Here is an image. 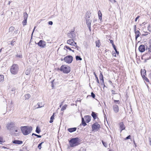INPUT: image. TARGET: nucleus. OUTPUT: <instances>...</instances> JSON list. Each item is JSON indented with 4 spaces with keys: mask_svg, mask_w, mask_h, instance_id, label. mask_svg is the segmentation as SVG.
<instances>
[{
    "mask_svg": "<svg viewBox=\"0 0 151 151\" xmlns=\"http://www.w3.org/2000/svg\"><path fill=\"white\" fill-rule=\"evenodd\" d=\"M4 76L2 75H0V81H2L4 80Z\"/></svg>",
    "mask_w": 151,
    "mask_h": 151,
    "instance_id": "32",
    "label": "nucleus"
},
{
    "mask_svg": "<svg viewBox=\"0 0 151 151\" xmlns=\"http://www.w3.org/2000/svg\"><path fill=\"white\" fill-rule=\"evenodd\" d=\"M110 43L112 44L113 47H116L114 43V41L112 40H110Z\"/></svg>",
    "mask_w": 151,
    "mask_h": 151,
    "instance_id": "38",
    "label": "nucleus"
},
{
    "mask_svg": "<svg viewBox=\"0 0 151 151\" xmlns=\"http://www.w3.org/2000/svg\"><path fill=\"white\" fill-rule=\"evenodd\" d=\"M98 14L99 19L100 20H101L102 19V14L100 10L98 12Z\"/></svg>",
    "mask_w": 151,
    "mask_h": 151,
    "instance_id": "23",
    "label": "nucleus"
},
{
    "mask_svg": "<svg viewBox=\"0 0 151 151\" xmlns=\"http://www.w3.org/2000/svg\"><path fill=\"white\" fill-rule=\"evenodd\" d=\"M48 24L50 25L52 24L53 23L52 21H49L48 22Z\"/></svg>",
    "mask_w": 151,
    "mask_h": 151,
    "instance_id": "50",
    "label": "nucleus"
},
{
    "mask_svg": "<svg viewBox=\"0 0 151 151\" xmlns=\"http://www.w3.org/2000/svg\"><path fill=\"white\" fill-rule=\"evenodd\" d=\"M101 128L100 125L97 122L94 123L92 125V131H97Z\"/></svg>",
    "mask_w": 151,
    "mask_h": 151,
    "instance_id": "5",
    "label": "nucleus"
},
{
    "mask_svg": "<svg viewBox=\"0 0 151 151\" xmlns=\"http://www.w3.org/2000/svg\"><path fill=\"white\" fill-rule=\"evenodd\" d=\"M91 116L93 117L94 120L96 119L97 118V116L96 113L95 112L92 111L91 113Z\"/></svg>",
    "mask_w": 151,
    "mask_h": 151,
    "instance_id": "20",
    "label": "nucleus"
},
{
    "mask_svg": "<svg viewBox=\"0 0 151 151\" xmlns=\"http://www.w3.org/2000/svg\"><path fill=\"white\" fill-rule=\"evenodd\" d=\"M15 132H17V130H15Z\"/></svg>",
    "mask_w": 151,
    "mask_h": 151,
    "instance_id": "59",
    "label": "nucleus"
},
{
    "mask_svg": "<svg viewBox=\"0 0 151 151\" xmlns=\"http://www.w3.org/2000/svg\"><path fill=\"white\" fill-rule=\"evenodd\" d=\"M112 109L115 113H117L119 111V108L118 106L116 105H114L112 106Z\"/></svg>",
    "mask_w": 151,
    "mask_h": 151,
    "instance_id": "10",
    "label": "nucleus"
},
{
    "mask_svg": "<svg viewBox=\"0 0 151 151\" xmlns=\"http://www.w3.org/2000/svg\"><path fill=\"white\" fill-rule=\"evenodd\" d=\"M119 127L120 129L121 132L124 129H125V127L124 125L123 122H121L119 123Z\"/></svg>",
    "mask_w": 151,
    "mask_h": 151,
    "instance_id": "12",
    "label": "nucleus"
},
{
    "mask_svg": "<svg viewBox=\"0 0 151 151\" xmlns=\"http://www.w3.org/2000/svg\"><path fill=\"white\" fill-rule=\"evenodd\" d=\"M1 50H2V49H0V52L1 51Z\"/></svg>",
    "mask_w": 151,
    "mask_h": 151,
    "instance_id": "60",
    "label": "nucleus"
},
{
    "mask_svg": "<svg viewBox=\"0 0 151 151\" xmlns=\"http://www.w3.org/2000/svg\"><path fill=\"white\" fill-rule=\"evenodd\" d=\"M76 58L77 60H82V58L80 56H76Z\"/></svg>",
    "mask_w": 151,
    "mask_h": 151,
    "instance_id": "31",
    "label": "nucleus"
},
{
    "mask_svg": "<svg viewBox=\"0 0 151 151\" xmlns=\"http://www.w3.org/2000/svg\"><path fill=\"white\" fill-rule=\"evenodd\" d=\"M141 74L142 77L146 76V70L145 69H142L141 70Z\"/></svg>",
    "mask_w": 151,
    "mask_h": 151,
    "instance_id": "17",
    "label": "nucleus"
},
{
    "mask_svg": "<svg viewBox=\"0 0 151 151\" xmlns=\"http://www.w3.org/2000/svg\"><path fill=\"white\" fill-rule=\"evenodd\" d=\"M139 50L141 52H144L145 50V47L144 45H140L139 47Z\"/></svg>",
    "mask_w": 151,
    "mask_h": 151,
    "instance_id": "13",
    "label": "nucleus"
},
{
    "mask_svg": "<svg viewBox=\"0 0 151 151\" xmlns=\"http://www.w3.org/2000/svg\"><path fill=\"white\" fill-rule=\"evenodd\" d=\"M15 42V41L12 40L11 42V44L12 45V46H13L14 45V42Z\"/></svg>",
    "mask_w": 151,
    "mask_h": 151,
    "instance_id": "48",
    "label": "nucleus"
},
{
    "mask_svg": "<svg viewBox=\"0 0 151 151\" xmlns=\"http://www.w3.org/2000/svg\"><path fill=\"white\" fill-rule=\"evenodd\" d=\"M12 143L14 144H17L18 145L22 144L23 143V142L22 141L15 140L12 141Z\"/></svg>",
    "mask_w": 151,
    "mask_h": 151,
    "instance_id": "16",
    "label": "nucleus"
},
{
    "mask_svg": "<svg viewBox=\"0 0 151 151\" xmlns=\"http://www.w3.org/2000/svg\"><path fill=\"white\" fill-rule=\"evenodd\" d=\"M139 17V16H137V17L135 19V22H137V19H138Z\"/></svg>",
    "mask_w": 151,
    "mask_h": 151,
    "instance_id": "49",
    "label": "nucleus"
},
{
    "mask_svg": "<svg viewBox=\"0 0 151 151\" xmlns=\"http://www.w3.org/2000/svg\"><path fill=\"white\" fill-rule=\"evenodd\" d=\"M67 43L70 45L76 47H77L76 43L75 42L73 39H70L67 41Z\"/></svg>",
    "mask_w": 151,
    "mask_h": 151,
    "instance_id": "8",
    "label": "nucleus"
},
{
    "mask_svg": "<svg viewBox=\"0 0 151 151\" xmlns=\"http://www.w3.org/2000/svg\"><path fill=\"white\" fill-rule=\"evenodd\" d=\"M96 46L99 47L101 45V43L99 40L96 41L95 42Z\"/></svg>",
    "mask_w": 151,
    "mask_h": 151,
    "instance_id": "22",
    "label": "nucleus"
},
{
    "mask_svg": "<svg viewBox=\"0 0 151 151\" xmlns=\"http://www.w3.org/2000/svg\"><path fill=\"white\" fill-rule=\"evenodd\" d=\"M148 30H149V31L150 32H151V26L149 25L148 27Z\"/></svg>",
    "mask_w": 151,
    "mask_h": 151,
    "instance_id": "47",
    "label": "nucleus"
},
{
    "mask_svg": "<svg viewBox=\"0 0 151 151\" xmlns=\"http://www.w3.org/2000/svg\"><path fill=\"white\" fill-rule=\"evenodd\" d=\"M114 102L116 104H119L120 103V102L119 100H114Z\"/></svg>",
    "mask_w": 151,
    "mask_h": 151,
    "instance_id": "39",
    "label": "nucleus"
},
{
    "mask_svg": "<svg viewBox=\"0 0 151 151\" xmlns=\"http://www.w3.org/2000/svg\"><path fill=\"white\" fill-rule=\"evenodd\" d=\"M24 19H27V18L28 16V14L27 13L25 12L23 14Z\"/></svg>",
    "mask_w": 151,
    "mask_h": 151,
    "instance_id": "29",
    "label": "nucleus"
},
{
    "mask_svg": "<svg viewBox=\"0 0 151 151\" xmlns=\"http://www.w3.org/2000/svg\"><path fill=\"white\" fill-rule=\"evenodd\" d=\"M14 29V27L13 26L9 28V31H12Z\"/></svg>",
    "mask_w": 151,
    "mask_h": 151,
    "instance_id": "36",
    "label": "nucleus"
},
{
    "mask_svg": "<svg viewBox=\"0 0 151 151\" xmlns=\"http://www.w3.org/2000/svg\"><path fill=\"white\" fill-rule=\"evenodd\" d=\"M109 83L111 84H112V81H110V80H109Z\"/></svg>",
    "mask_w": 151,
    "mask_h": 151,
    "instance_id": "56",
    "label": "nucleus"
},
{
    "mask_svg": "<svg viewBox=\"0 0 151 151\" xmlns=\"http://www.w3.org/2000/svg\"><path fill=\"white\" fill-rule=\"evenodd\" d=\"M68 106L66 104H65L63 106L62 108H61V111H63Z\"/></svg>",
    "mask_w": 151,
    "mask_h": 151,
    "instance_id": "28",
    "label": "nucleus"
},
{
    "mask_svg": "<svg viewBox=\"0 0 151 151\" xmlns=\"http://www.w3.org/2000/svg\"><path fill=\"white\" fill-rule=\"evenodd\" d=\"M91 96H90V95H89V96H87V97H88L89 96H92L93 98H95V94H94L93 93V92H92L91 93Z\"/></svg>",
    "mask_w": 151,
    "mask_h": 151,
    "instance_id": "37",
    "label": "nucleus"
},
{
    "mask_svg": "<svg viewBox=\"0 0 151 151\" xmlns=\"http://www.w3.org/2000/svg\"><path fill=\"white\" fill-rule=\"evenodd\" d=\"M32 135H35V136H37L38 138H40L41 137V135H38L37 134H36L35 133H32Z\"/></svg>",
    "mask_w": 151,
    "mask_h": 151,
    "instance_id": "40",
    "label": "nucleus"
},
{
    "mask_svg": "<svg viewBox=\"0 0 151 151\" xmlns=\"http://www.w3.org/2000/svg\"><path fill=\"white\" fill-rule=\"evenodd\" d=\"M27 19H24V20L22 21V24L23 26L27 24Z\"/></svg>",
    "mask_w": 151,
    "mask_h": 151,
    "instance_id": "30",
    "label": "nucleus"
},
{
    "mask_svg": "<svg viewBox=\"0 0 151 151\" xmlns=\"http://www.w3.org/2000/svg\"><path fill=\"white\" fill-rule=\"evenodd\" d=\"M136 25L135 26V33L136 34L135 36V39L136 40L137 38L139 37L140 35V32L139 30H137L136 31Z\"/></svg>",
    "mask_w": 151,
    "mask_h": 151,
    "instance_id": "14",
    "label": "nucleus"
},
{
    "mask_svg": "<svg viewBox=\"0 0 151 151\" xmlns=\"http://www.w3.org/2000/svg\"><path fill=\"white\" fill-rule=\"evenodd\" d=\"M25 99H29L31 97L30 95L29 94H27L25 95Z\"/></svg>",
    "mask_w": 151,
    "mask_h": 151,
    "instance_id": "25",
    "label": "nucleus"
},
{
    "mask_svg": "<svg viewBox=\"0 0 151 151\" xmlns=\"http://www.w3.org/2000/svg\"><path fill=\"white\" fill-rule=\"evenodd\" d=\"M113 48H114V49L115 50L116 53L117 54H119V52L118 51H117V50L116 49V47H114Z\"/></svg>",
    "mask_w": 151,
    "mask_h": 151,
    "instance_id": "43",
    "label": "nucleus"
},
{
    "mask_svg": "<svg viewBox=\"0 0 151 151\" xmlns=\"http://www.w3.org/2000/svg\"><path fill=\"white\" fill-rule=\"evenodd\" d=\"M84 118L86 120V122L88 123L91 120V117L89 115L86 116H84Z\"/></svg>",
    "mask_w": 151,
    "mask_h": 151,
    "instance_id": "15",
    "label": "nucleus"
},
{
    "mask_svg": "<svg viewBox=\"0 0 151 151\" xmlns=\"http://www.w3.org/2000/svg\"><path fill=\"white\" fill-rule=\"evenodd\" d=\"M35 27L34 29V30H35Z\"/></svg>",
    "mask_w": 151,
    "mask_h": 151,
    "instance_id": "61",
    "label": "nucleus"
},
{
    "mask_svg": "<svg viewBox=\"0 0 151 151\" xmlns=\"http://www.w3.org/2000/svg\"><path fill=\"white\" fill-rule=\"evenodd\" d=\"M2 148H5H5H6V147H4V146H3V147H2Z\"/></svg>",
    "mask_w": 151,
    "mask_h": 151,
    "instance_id": "57",
    "label": "nucleus"
},
{
    "mask_svg": "<svg viewBox=\"0 0 151 151\" xmlns=\"http://www.w3.org/2000/svg\"><path fill=\"white\" fill-rule=\"evenodd\" d=\"M112 55H113L114 56V57H116V54L115 53H113Z\"/></svg>",
    "mask_w": 151,
    "mask_h": 151,
    "instance_id": "55",
    "label": "nucleus"
},
{
    "mask_svg": "<svg viewBox=\"0 0 151 151\" xmlns=\"http://www.w3.org/2000/svg\"><path fill=\"white\" fill-rule=\"evenodd\" d=\"M91 13L90 12H87L86 14V18H89L91 15Z\"/></svg>",
    "mask_w": 151,
    "mask_h": 151,
    "instance_id": "27",
    "label": "nucleus"
},
{
    "mask_svg": "<svg viewBox=\"0 0 151 151\" xmlns=\"http://www.w3.org/2000/svg\"><path fill=\"white\" fill-rule=\"evenodd\" d=\"M53 81H54V80H53L52 81H51V83H52V88H53L54 87V85H53Z\"/></svg>",
    "mask_w": 151,
    "mask_h": 151,
    "instance_id": "51",
    "label": "nucleus"
},
{
    "mask_svg": "<svg viewBox=\"0 0 151 151\" xmlns=\"http://www.w3.org/2000/svg\"><path fill=\"white\" fill-rule=\"evenodd\" d=\"M74 31L75 30L73 29L72 31L68 33L67 36L69 38L73 39L76 37V35Z\"/></svg>",
    "mask_w": 151,
    "mask_h": 151,
    "instance_id": "7",
    "label": "nucleus"
},
{
    "mask_svg": "<svg viewBox=\"0 0 151 151\" xmlns=\"http://www.w3.org/2000/svg\"><path fill=\"white\" fill-rule=\"evenodd\" d=\"M109 151H113V150H109Z\"/></svg>",
    "mask_w": 151,
    "mask_h": 151,
    "instance_id": "58",
    "label": "nucleus"
},
{
    "mask_svg": "<svg viewBox=\"0 0 151 151\" xmlns=\"http://www.w3.org/2000/svg\"><path fill=\"white\" fill-rule=\"evenodd\" d=\"M102 142L103 145L105 147H107V145L106 142H104L103 140L102 141Z\"/></svg>",
    "mask_w": 151,
    "mask_h": 151,
    "instance_id": "34",
    "label": "nucleus"
},
{
    "mask_svg": "<svg viewBox=\"0 0 151 151\" xmlns=\"http://www.w3.org/2000/svg\"><path fill=\"white\" fill-rule=\"evenodd\" d=\"M91 20L90 19H88L86 20V23L88 27L89 31H91Z\"/></svg>",
    "mask_w": 151,
    "mask_h": 151,
    "instance_id": "11",
    "label": "nucleus"
},
{
    "mask_svg": "<svg viewBox=\"0 0 151 151\" xmlns=\"http://www.w3.org/2000/svg\"><path fill=\"white\" fill-rule=\"evenodd\" d=\"M19 69V65L16 64H13L10 67V71L13 75H16L18 73Z\"/></svg>",
    "mask_w": 151,
    "mask_h": 151,
    "instance_id": "3",
    "label": "nucleus"
},
{
    "mask_svg": "<svg viewBox=\"0 0 151 151\" xmlns=\"http://www.w3.org/2000/svg\"><path fill=\"white\" fill-rule=\"evenodd\" d=\"M67 130L69 132L71 133L76 131V128L73 127L69 128Z\"/></svg>",
    "mask_w": 151,
    "mask_h": 151,
    "instance_id": "18",
    "label": "nucleus"
},
{
    "mask_svg": "<svg viewBox=\"0 0 151 151\" xmlns=\"http://www.w3.org/2000/svg\"><path fill=\"white\" fill-rule=\"evenodd\" d=\"M21 129L23 134L24 135H26L31 133L32 130V128L31 126H27L21 127Z\"/></svg>",
    "mask_w": 151,
    "mask_h": 151,
    "instance_id": "1",
    "label": "nucleus"
},
{
    "mask_svg": "<svg viewBox=\"0 0 151 151\" xmlns=\"http://www.w3.org/2000/svg\"><path fill=\"white\" fill-rule=\"evenodd\" d=\"M59 70L63 73L68 74L70 71V68L68 66L63 65L61 66Z\"/></svg>",
    "mask_w": 151,
    "mask_h": 151,
    "instance_id": "4",
    "label": "nucleus"
},
{
    "mask_svg": "<svg viewBox=\"0 0 151 151\" xmlns=\"http://www.w3.org/2000/svg\"><path fill=\"white\" fill-rule=\"evenodd\" d=\"M16 57L18 58H21L22 57V55H16Z\"/></svg>",
    "mask_w": 151,
    "mask_h": 151,
    "instance_id": "46",
    "label": "nucleus"
},
{
    "mask_svg": "<svg viewBox=\"0 0 151 151\" xmlns=\"http://www.w3.org/2000/svg\"><path fill=\"white\" fill-rule=\"evenodd\" d=\"M79 142V139L77 137L71 139L69 141L70 147H68V148H69L70 147H74L78 146L80 144Z\"/></svg>",
    "mask_w": 151,
    "mask_h": 151,
    "instance_id": "2",
    "label": "nucleus"
},
{
    "mask_svg": "<svg viewBox=\"0 0 151 151\" xmlns=\"http://www.w3.org/2000/svg\"><path fill=\"white\" fill-rule=\"evenodd\" d=\"M55 113H54L52 116L50 118V120L49 121L50 123H52L54 119V115H55Z\"/></svg>",
    "mask_w": 151,
    "mask_h": 151,
    "instance_id": "21",
    "label": "nucleus"
},
{
    "mask_svg": "<svg viewBox=\"0 0 151 151\" xmlns=\"http://www.w3.org/2000/svg\"><path fill=\"white\" fill-rule=\"evenodd\" d=\"M149 141L150 144V145L151 146V138H150L149 139Z\"/></svg>",
    "mask_w": 151,
    "mask_h": 151,
    "instance_id": "54",
    "label": "nucleus"
},
{
    "mask_svg": "<svg viewBox=\"0 0 151 151\" xmlns=\"http://www.w3.org/2000/svg\"><path fill=\"white\" fill-rule=\"evenodd\" d=\"M38 46L41 48H44L46 46V42L45 41L43 40H41L37 43Z\"/></svg>",
    "mask_w": 151,
    "mask_h": 151,
    "instance_id": "9",
    "label": "nucleus"
},
{
    "mask_svg": "<svg viewBox=\"0 0 151 151\" xmlns=\"http://www.w3.org/2000/svg\"><path fill=\"white\" fill-rule=\"evenodd\" d=\"M64 61L67 63H71L73 60V57L71 55H68L65 57L63 59Z\"/></svg>",
    "mask_w": 151,
    "mask_h": 151,
    "instance_id": "6",
    "label": "nucleus"
},
{
    "mask_svg": "<svg viewBox=\"0 0 151 151\" xmlns=\"http://www.w3.org/2000/svg\"><path fill=\"white\" fill-rule=\"evenodd\" d=\"M143 79L146 82L149 83L150 81L148 79V78L146 76H143L142 77Z\"/></svg>",
    "mask_w": 151,
    "mask_h": 151,
    "instance_id": "26",
    "label": "nucleus"
},
{
    "mask_svg": "<svg viewBox=\"0 0 151 151\" xmlns=\"http://www.w3.org/2000/svg\"><path fill=\"white\" fill-rule=\"evenodd\" d=\"M44 143V142H42L40 143L38 146V147L39 150H40L42 148L41 145L42 143Z\"/></svg>",
    "mask_w": 151,
    "mask_h": 151,
    "instance_id": "35",
    "label": "nucleus"
},
{
    "mask_svg": "<svg viewBox=\"0 0 151 151\" xmlns=\"http://www.w3.org/2000/svg\"><path fill=\"white\" fill-rule=\"evenodd\" d=\"M99 78L100 81H101L103 83H104V79L103 76L101 72L100 73V75L99 76Z\"/></svg>",
    "mask_w": 151,
    "mask_h": 151,
    "instance_id": "19",
    "label": "nucleus"
},
{
    "mask_svg": "<svg viewBox=\"0 0 151 151\" xmlns=\"http://www.w3.org/2000/svg\"><path fill=\"white\" fill-rule=\"evenodd\" d=\"M35 131L37 133H39L40 132L41 130L39 128V127H37L36 128Z\"/></svg>",
    "mask_w": 151,
    "mask_h": 151,
    "instance_id": "33",
    "label": "nucleus"
},
{
    "mask_svg": "<svg viewBox=\"0 0 151 151\" xmlns=\"http://www.w3.org/2000/svg\"><path fill=\"white\" fill-rule=\"evenodd\" d=\"M81 123H82V125L83 126H85L87 125L86 124V123L85 121H84V118L83 117L82 118Z\"/></svg>",
    "mask_w": 151,
    "mask_h": 151,
    "instance_id": "24",
    "label": "nucleus"
},
{
    "mask_svg": "<svg viewBox=\"0 0 151 151\" xmlns=\"http://www.w3.org/2000/svg\"><path fill=\"white\" fill-rule=\"evenodd\" d=\"M131 136L130 135H129L126 138H125L124 139V140H127V139H131Z\"/></svg>",
    "mask_w": 151,
    "mask_h": 151,
    "instance_id": "42",
    "label": "nucleus"
},
{
    "mask_svg": "<svg viewBox=\"0 0 151 151\" xmlns=\"http://www.w3.org/2000/svg\"><path fill=\"white\" fill-rule=\"evenodd\" d=\"M65 47L66 48V49H68L70 50H72L68 46H65Z\"/></svg>",
    "mask_w": 151,
    "mask_h": 151,
    "instance_id": "44",
    "label": "nucleus"
},
{
    "mask_svg": "<svg viewBox=\"0 0 151 151\" xmlns=\"http://www.w3.org/2000/svg\"><path fill=\"white\" fill-rule=\"evenodd\" d=\"M96 81H97V83L99 84V80L98 78H96Z\"/></svg>",
    "mask_w": 151,
    "mask_h": 151,
    "instance_id": "52",
    "label": "nucleus"
},
{
    "mask_svg": "<svg viewBox=\"0 0 151 151\" xmlns=\"http://www.w3.org/2000/svg\"><path fill=\"white\" fill-rule=\"evenodd\" d=\"M93 74L96 77V78H98V77L96 75V74L95 73V72H94Z\"/></svg>",
    "mask_w": 151,
    "mask_h": 151,
    "instance_id": "53",
    "label": "nucleus"
},
{
    "mask_svg": "<svg viewBox=\"0 0 151 151\" xmlns=\"http://www.w3.org/2000/svg\"><path fill=\"white\" fill-rule=\"evenodd\" d=\"M4 142L5 141H3L2 137L0 136V144Z\"/></svg>",
    "mask_w": 151,
    "mask_h": 151,
    "instance_id": "41",
    "label": "nucleus"
},
{
    "mask_svg": "<svg viewBox=\"0 0 151 151\" xmlns=\"http://www.w3.org/2000/svg\"><path fill=\"white\" fill-rule=\"evenodd\" d=\"M148 49V52H151V44L150 45Z\"/></svg>",
    "mask_w": 151,
    "mask_h": 151,
    "instance_id": "45",
    "label": "nucleus"
}]
</instances>
